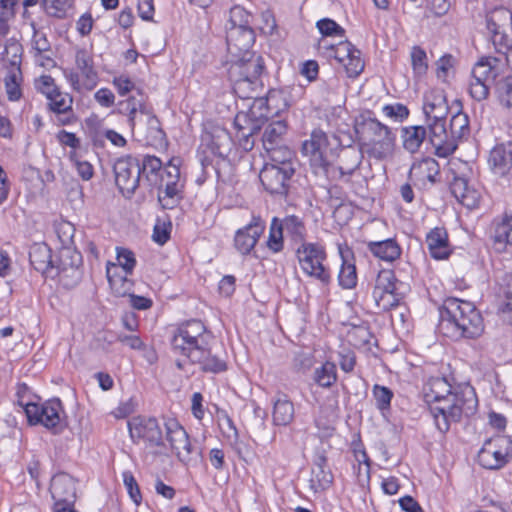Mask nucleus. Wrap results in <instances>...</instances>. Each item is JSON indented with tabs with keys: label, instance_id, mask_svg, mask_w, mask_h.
I'll list each match as a JSON object with an SVG mask.
<instances>
[{
	"label": "nucleus",
	"instance_id": "1",
	"mask_svg": "<svg viewBox=\"0 0 512 512\" xmlns=\"http://www.w3.org/2000/svg\"><path fill=\"white\" fill-rule=\"evenodd\" d=\"M214 337L200 320L182 323L171 340L175 353L197 364L206 373H220L227 369L226 361L212 349Z\"/></svg>",
	"mask_w": 512,
	"mask_h": 512
},
{
	"label": "nucleus",
	"instance_id": "2",
	"mask_svg": "<svg viewBox=\"0 0 512 512\" xmlns=\"http://www.w3.org/2000/svg\"><path fill=\"white\" fill-rule=\"evenodd\" d=\"M439 315V332L452 340L475 339L484 331L483 318L472 302L449 297L439 308Z\"/></svg>",
	"mask_w": 512,
	"mask_h": 512
},
{
	"label": "nucleus",
	"instance_id": "3",
	"mask_svg": "<svg viewBox=\"0 0 512 512\" xmlns=\"http://www.w3.org/2000/svg\"><path fill=\"white\" fill-rule=\"evenodd\" d=\"M354 128L361 149L370 157L383 160L393 154L396 136L390 127L373 117L372 112L361 114Z\"/></svg>",
	"mask_w": 512,
	"mask_h": 512
},
{
	"label": "nucleus",
	"instance_id": "4",
	"mask_svg": "<svg viewBox=\"0 0 512 512\" xmlns=\"http://www.w3.org/2000/svg\"><path fill=\"white\" fill-rule=\"evenodd\" d=\"M264 71V59L255 53L231 58L228 75L235 94L240 98H262Z\"/></svg>",
	"mask_w": 512,
	"mask_h": 512
},
{
	"label": "nucleus",
	"instance_id": "5",
	"mask_svg": "<svg viewBox=\"0 0 512 512\" xmlns=\"http://www.w3.org/2000/svg\"><path fill=\"white\" fill-rule=\"evenodd\" d=\"M478 400L474 388L470 385L458 386L450 397L444 399V405L430 408L437 429L445 433L451 422H459L462 416L469 417L477 409Z\"/></svg>",
	"mask_w": 512,
	"mask_h": 512
},
{
	"label": "nucleus",
	"instance_id": "6",
	"mask_svg": "<svg viewBox=\"0 0 512 512\" xmlns=\"http://www.w3.org/2000/svg\"><path fill=\"white\" fill-rule=\"evenodd\" d=\"M253 100L247 112L237 113L234 125L237 129V137L240 146L249 151L254 146L253 136L260 129L268 118L266 98H251Z\"/></svg>",
	"mask_w": 512,
	"mask_h": 512
},
{
	"label": "nucleus",
	"instance_id": "7",
	"mask_svg": "<svg viewBox=\"0 0 512 512\" xmlns=\"http://www.w3.org/2000/svg\"><path fill=\"white\" fill-rule=\"evenodd\" d=\"M296 256L301 271L308 277L318 280L323 285L331 282V274L325 265L327 253L319 243L303 242L296 249Z\"/></svg>",
	"mask_w": 512,
	"mask_h": 512
},
{
	"label": "nucleus",
	"instance_id": "8",
	"mask_svg": "<svg viewBox=\"0 0 512 512\" xmlns=\"http://www.w3.org/2000/svg\"><path fill=\"white\" fill-rule=\"evenodd\" d=\"M63 74L72 89L79 93L93 90L98 83L93 55L85 48L75 52V69H64Z\"/></svg>",
	"mask_w": 512,
	"mask_h": 512
},
{
	"label": "nucleus",
	"instance_id": "9",
	"mask_svg": "<svg viewBox=\"0 0 512 512\" xmlns=\"http://www.w3.org/2000/svg\"><path fill=\"white\" fill-rule=\"evenodd\" d=\"M448 110V104L442 92L431 91L425 94L423 112L429 131V142L440 144L438 137H441L444 132Z\"/></svg>",
	"mask_w": 512,
	"mask_h": 512
},
{
	"label": "nucleus",
	"instance_id": "10",
	"mask_svg": "<svg viewBox=\"0 0 512 512\" xmlns=\"http://www.w3.org/2000/svg\"><path fill=\"white\" fill-rule=\"evenodd\" d=\"M157 187V199L163 209H174L184 197V183L180 180V170L174 160L168 163V168L162 173Z\"/></svg>",
	"mask_w": 512,
	"mask_h": 512
},
{
	"label": "nucleus",
	"instance_id": "11",
	"mask_svg": "<svg viewBox=\"0 0 512 512\" xmlns=\"http://www.w3.org/2000/svg\"><path fill=\"white\" fill-rule=\"evenodd\" d=\"M470 134L469 118L463 112H458L452 116L449 125V131L444 125V132L439 138L440 144L429 142L435 149V154L439 157L446 158L454 153L458 147L459 141L467 138Z\"/></svg>",
	"mask_w": 512,
	"mask_h": 512
},
{
	"label": "nucleus",
	"instance_id": "12",
	"mask_svg": "<svg viewBox=\"0 0 512 512\" xmlns=\"http://www.w3.org/2000/svg\"><path fill=\"white\" fill-rule=\"evenodd\" d=\"M328 147V139L320 129L313 130L310 139L305 140L302 144V153L309 158L310 166L316 175L329 176L334 174L335 169L331 168L325 157ZM334 177V175H332Z\"/></svg>",
	"mask_w": 512,
	"mask_h": 512
},
{
	"label": "nucleus",
	"instance_id": "13",
	"mask_svg": "<svg viewBox=\"0 0 512 512\" xmlns=\"http://www.w3.org/2000/svg\"><path fill=\"white\" fill-rule=\"evenodd\" d=\"M512 454V440L498 436L487 440L478 453L479 464L486 469H500L509 461Z\"/></svg>",
	"mask_w": 512,
	"mask_h": 512
},
{
	"label": "nucleus",
	"instance_id": "14",
	"mask_svg": "<svg viewBox=\"0 0 512 512\" xmlns=\"http://www.w3.org/2000/svg\"><path fill=\"white\" fill-rule=\"evenodd\" d=\"M115 183L125 197L134 194L141 178L140 160L133 156L117 159L113 166Z\"/></svg>",
	"mask_w": 512,
	"mask_h": 512
},
{
	"label": "nucleus",
	"instance_id": "15",
	"mask_svg": "<svg viewBox=\"0 0 512 512\" xmlns=\"http://www.w3.org/2000/svg\"><path fill=\"white\" fill-rule=\"evenodd\" d=\"M64 415L62 403L59 399H51L39 405L26 404V416L31 424H42L48 429L56 432L62 428Z\"/></svg>",
	"mask_w": 512,
	"mask_h": 512
},
{
	"label": "nucleus",
	"instance_id": "16",
	"mask_svg": "<svg viewBox=\"0 0 512 512\" xmlns=\"http://www.w3.org/2000/svg\"><path fill=\"white\" fill-rule=\"evenodd\" d=\"M395 290L396 277L394 272L390 269L379 271L372 292L375 305L379 310L389 311L398 305L399 297Z\"/></svg>",
	"mask_w": 512,
	"mask_h": 512
},
{
	"label": "nucleus",
	"instance_id": "17",
	"mask_svg": "<svg viewBox=\"0 0 512 512\" xmlns=\"http://www.w3.org/2000/svg\"><path fill=\"white\" fill-rule=\"evenodd\" d=\"M128 429L133 440H143L151 447L164 445L162 430L156 418L134 417L128 422Z\"/></svg>",
	"mask_w": 512,
	"mask_h": 512
},
{
	"label": "nucleus",
	"instance_id": "18",
	"mask_svg": "<svg viewBox=\"0 0 512 512\" xmlns=\"http://www.w3.org/2000/svg\"><path fill=\"white\" fill-rule=\"evenodd\" d=\"M295 169L293 166L278 167L265 165L260 172V181L270 194L286 195L289 181Z\"/></svg>",
	"mask_w": 512,
	"mask_h": 512
},
{
	"label": "nucleus",
	"instance_id": "19",
	"mask_svg": "<svg viewBox=\"0 0 512 512\" xmlns=\"http://www.w3.org/2000/svg\"><path fill=\"white\" fill-rule=\"evenodd\" d=\"M266 222L258 214H252L250 222L238 229L234 236V246L242 255H248L264 233Z\"/></svg>",
	"mask_w": 512,
	"mask_h": 512
},
{
	"label": "nucleus",
	"instance_id": "20",
	"mask_svg": "<svg viewBox=\"0 0 512 512\" xmlns=\"http://www.w3.org/2000/svg\"><path fill=\"white\" fill-rule=\"evenodd\" d=\"M255 42V33L252 28L227 27L226 43L231 58L250 55Z\"/></svg>",
	"mask_w": 512,
	"mask_h": 512
},
{
	"label": "nucleus",
	"instance_id": "21",
	"mask_svg": "<svg viewBox=\"0 0 512 512\" xmlns=\"http://www.w3.org/2000/svg\"><path fill=\"white\" fill-rule=\"evenodd\" d=\"M50 493L54 505H74L76 501V482L67 473H58L50 483Z\"/></svg>",
	"mask_w": 512,
	"mask_h": 512
},
{
	"label": "nucleus",
	"instance_id": "22",
	"mask_svg": "<svg viewBox=\"0 0 512 512\" xmlns=\"http://www.w3.org/2000/svg\"><path fill=\"white\" fill-rule=\"evenodd\" d=\"M512 25V13L506 8H497L486 16V26L492 34L494 45L507 44L511 39L506 34L508 28Z\"/></svg>",
	"mask_w": 512,
	"mask_h": 512
},
{
	"label": "nucleus",
	"instance_id": "23",
	"mask_svg": "<svg viewBox=\"0 0 512 512\" xmlns=\"http://www.w3.org/2000/svg\"><path fill=\"white\" fill-rule=\"evenodd\" d=\"M490 237L494 250L499 253L512 246V213H505L493 220Z\"/></svg>",
	"mask_w": 512,
	"mask_h": 512
},
{
	"label": "nucleus",
	"instance_id": "24",
	"mask_svg": "<svg viewBox=\"0 0 512 512\" xmlns=\"http://www.w3.org/2000/svg\"><path fill=\"white\" fill-rule=\"evenodd\" d=\"M202 145L214 157L225 160L232 150L233 141L227 130L215 128L211 134L202 138Z\"/></svg>",
	"mask_w": 512,
	"mask_h": 512
},
{
	"label": "nucleus",
	"instance_id": "25",
	"mask_svg": "<svg viewBox=\"0 0 512 512\" xmlns=\"http://www.w3.org/2000/svg\"><path fill=\"white\" fill-rule=\"evenodd\" d=\"M48 109L57 115L60 125L72 124L76 119L73 113V97L60 89L47 99Z\"/></svg>",
	"mask_w": 512,
	"mask_h": 512
},
{
	"label": "nucleus",
	"instance_id": "26",
	"mask_svg": "<svg viewBox=\"0 0 512 512\" xmlns=\"http://www.w3.org/2000/svg\"><path fill=\"white\" fill-rule=\"evenodd\" d=\"M488 165L494 175L508 176L512 171V142L493 147L489 153Z\"/></svg>",
	"mask_w": 512,
	"mask_h": 512
},
{
	"label": "nucleus",
	"instance_id": "27",
	"mask_svg": "<svg viewBox=\"0 0 512 512\" xmlns=\"http://www.w3.org/2000/svg\"><path fill=\"white\" fill-rule=\"evenodd\" d=\"M118 111L121 114L128 116V123L131 128L135 126L137 114L148 115V124L150 128L156 129V131L163 135V131L158 127L159 121L156 116L150 114V110L144 105L142 99H136L135 97H129L126 100L118 103Z\"/></svg>",
	"mask_w": 512,
	"mask_h": 512
},
{
	"label": "nucleus",
	"instance_id": "28",
	"mask_svg": "<svg viewBox=\"0 0 512 512\" xmlns=\"http://www.w3.org/2000/svg\"><path fill=\"white\" fill-rule=\"evenodd\" d=\"M29 260L32 267L45 275L54 278V259L50 247L45 243H34L29 249Z\"/></svg>",
	"mask_w": 512,
	"mask_h": 512
},
{
	"label": "nucleus",
	"instance_id": "29",
	"mask_svg": "<svg viewBox=\"0 0 512 512\" xmlns=\"http://www.w3.org/2000/svg\"><path fill=\"white\" fill-rule=\"evenodd\" d=\"M81 261L82 257L78 252L73 251L69 247H63L59 252L58 258L53 263V267H55L54 277L71 275L79 279L80 273L78 268Z\"/></svg>",
	"mask_w": 512,
	"mask_h": 512
},
{
	"label": "nucleus",
	"instance_id": "30",
	"mask_svg": "<svg viewBox=\"0 0 512 512\" xmlns=\"http://www.w3.org/2000/svg\"><path fill=\"white\" fill-rule=\"evenodd\" d=\"M440 173V167L438 162L430 157L424 158L421 161L413 163L410 168L408 178L414 184L429 181L431 184L436 183L437 176Z\"/></svg>",
	"mask_w": 512,
	"mask_h": 512
},
{
	"label": "nucleus",
	"instance_id": "31",
	"mask_svg": "<svg viewBox=\"0 0 512 512\" xmlns=\"http://www.w3.org/2000/svg\"><path fill=\"white\" fill-rule=\"evenodd\" d=\"M426 243L432 258L447 259L451 253L448 234L444 228L435 227L426 236Z\"/></svg>",
	"mask_w": 512,
	"mask_h": 512
},
{
	"label": "nucleus",
	"instance_id": "32",
	"mask_svg": "<svg viewBox=\"0 0 512 512\" xmlns=\"http://www.w3.org/2000/svg\"><path fill=\"white\" fill-rule=\"evenodd\" d=\"M452 393V386L442 377L430 379L424 387V399L430 404V408L435 405H444V399L450 397Z\"/></svg>",
	"mask_w": 512,
	"mask_h": 512
},
{
	"label": "nucleus",
	"instance_id": "33",
	"mask_svg": "<svg viewBox=\"0 0 512 512\" xmlns=\"http://www.w3.org/2000/svg\"><path fill=\"white\" fill-rule=\"evenodd\" d=\"M450 191L459 203L467 208H474L478 204V192L469 187L468 181L464 177L456 176L450 183Z\"/></svg>",
	"mask_w": 512,
	"mask_h": 512
},
{
	"label": "nucleus",
	"instance_id": "34",
	"mask_svg": "<svg viewBox=\"0 0 512 512\" xmlns=\"http://www.w3.org/2000/svg\"><path fill=\"white\" fill-rule=\"evenodd\" d=\"M368 251L375 257L386 262H393L401 255V247L394 239L370 241L367 243Z\"/></svg>",
	"mask_w": 512,
	"mask_h": 512
},
{
	"label": "nucleus",
	"instance_id": "35",
	"mask_svg": "<svg viewBox=\"0 0 512 512\" xmlns=\"http://www.w3.org/2000/svg\"><path fill=\"white\" fill-rule=\"evenodd\" d=\"M295 416L293 402L285 394H278L273 402L272 420L275 425L287 426Z\"/></svg>",
	"mask_w": 512,
	"mask_h": 512
},
{
	"label": "nucleus",
	"instance_id": "36",
	"mask_svg": "<svg viewBox=\"0 0 512 512\" xmlns=\"http://www.w3.org/2000/svg\"><path fill=\"white\" fill-rule=\"evenodd\" d=\"M428 127L421 125L406 126L401 129L403 147L409 153H416L420 150L424 141L429 138Z\"/></svg>",
	"mask_w": 512,
	"mask_h": 512
},
{
	"label": "nucleus",
	"instance_id": "37",
	"mask_svg": "<svg viewBox=\"0 0 512 512\" xmlns=\"http://www.w3.org/2000/svg\"><path fill=\"white\" fill-rule=\"evenodd\" d=\"M363 150L355 147H348L341 151L339 155V165L336 170L339 177L351 176L359 168L363 159Z\"/></svg>",
	"mask_w": 512,
	"mask_h": 512
},
{
	"label": "nucleus",
	"instance_id": "38",
	"mask_svg": "<svg viewBox=\"0 0 512 512\" xmlns=\"http://www.w3.org/2000/svg\"><path fill=\"white\" fill-rule=\"evenodd\" d=\"M106 276L110 288L115 296L122 297L130 294L133 287V282L128 279L129 275H126L125 273L121 274L118 272V266L116 264H107Z\"/></svg>",
	"mask_w": 512,
	"mask_h": 512
},
{
	"label": "nucleus",
	"instance_id": "39",
	"mask_svg": "<svg viewBox=\"0 0 512 512\" xmlns=\"http://www.w3.org/2000/svg\"><path fill=\"white\" fill-rule=\"evenodd\" d=\"M141 175L143 174L150 185H157L160 182L162 173L168 168L163 167L162 161L152 155H145L140 161Z\"/></svg>",
	"mask_w": 512,
	"mask_h": 512
},
{
	"label": "nucleus",
	"instance_id": "40",
	"mask_svg": "<svg viewBox=\"0 0 512 512\" xmlns=\"http://www.w3.org/2000/svg\"><path fill=\"white\" fill-rule=\"evenodd\" d=\"M287 131V125L284 121L278 120L268 124L262 136L263 147L265 150H271V147H277L283 144V136Z\"/></svg>",
	"mask_w": 512,
	"mask_h": 512
},
{
	"label": "nucleus",
	"instance_id": "41",
	"mask_svg": "<svg viewBox=\"0 0 512 512\" xmlns=\"http://www.w3.org/2000/svg\"><path fill=\"white\" fill-rule=\"evenodd\" d=\"M23 81L21 68H7L4 86L9 101L16 102L22 97L21 84Z\"/></svg>",
	"mask_w": 512,
	"mask_h": 512
},
{
	"label": "nucleus",
	"instance_id": "42",
	"mask_svg": "<svg viewBox=\"0 0 512 512\" xmlns=\"http://www.w3.org/2000/svg\"><path fill=\"white\" fill-rule=\"evenodd\" d=\"M497 58L485 57L480 59L472 69L471 78L477 81L489 82L496 77Z\"/></svg>",
	"mask_w": 512,
	"mask_h": 512
},
{
	"label": "nucleus",
	"instance_id": "43",
	"mask_svg": "<svg viewBox=\"0 0 512 512\" xmlns=\"http://www.w3.org/2000/svg\"><path fill=\"white\" fill-rule=\"evenodd\" d=\"M170 448L178 460L184 464H189L193 460V454H200V451L192 445L188 433L181 440L176 441Z\"/></svg>",
	"mask_w": 512,
	"mask_h": 512
},
{
	"label": "nucleus",
	"instance_id": "44",
	"mask_svg": "<svg viewBox=\"0 0 512 512\" xmlns=\"http://www.w3.org/2000/svg\"><path fill=\"white\" fill-rule=\"evenodd\" d=\"M284 232L296 242H304L306 229L304 223L295 215H290L280 220Z\"/></svg>",
	"mask_w": 512,
	"mask_h": 512
},
{
	"label": "nucleus",
	"instance_id": "45",
	"mask_svg": "<svg viewBox=\"0 0 512 512\" xmlns=\"http://www.w3.org/2000/svg\"><path fill=\"white\" fill-rule=\"evenodd\" d=\"M313 379L320 387L330 388L337 381L336 365L329 361L325 362L315 369Z\"/></svg>",
	"mask_w": 512,
	"mask_h": 512
},
{
	"label": "nucleus",
	"instance_id": "46",
	"mask_svg": "<svg viewBox=\"0 0 512 512\" xmlns=\"http://www.w3.org/2000/svg\"><path fill=\"white\" fill-rule=\"evenodd\" d=\"M271 163L266 165H275L278 167L293 166L292 159L294 156L293 151L286 145L281 144L277 147H271V150H265Z\"/></svg>",
	"mask_w": 512,
	"mask_h": 512
},
{
	"label": "nucleus",
	"instance_id": "47",
	"mask_svg": "<svg viewBox=\"0 0 512 512\" xmlns=\"http://www.w3.org/2000/svg\"><path fill=\"white\" fill-rule=\"evenodd\" d=\"M342 257V265L338 274L339 285L344 289H352L357 284V272L355 264Z\"/></svg>",
	"mask_w": 512,
	"mask_h": 512
},
{
	"label": "nucleus",
	"instance_id": "48",
	"mask_svg": "<svg viewBox=\"0 0 512 512\" xmlns=\"http://www.w3.org/2000/svg\"><path fill=\"white\" fill-rule=\"evenodd\" d=\"M73 0H42L41 5L45 13L54 18L66 17L68 10L72 7Z\"/></svg>",
	"mask_w": 512,
	"mask_h": 512
},
{
	"label": "nucleus",
	"instance_id": "49",
	"mask_svg": "<svg viewBox=\"0 0 512 512\" xmlns=\"http://www.w3.org/2000/svg\"><path fill=\"white\" fill-rule=\"evenodd\" d=\"M252 15L241 6L230 9L227 27L251 28Z\"/></svg>",
	"mask_w": 512,
	"mask_h": 512
},
{
	"label": "nucleus",
	"instance_id": "50",
	"mask_svg": "<svg viewBox=\"0 0 512 512\" xmlns=\"http://www.w3.org/2000/svg\"><path fill=\"white\" fill-rule=\"evenodd\" d=\"M283 233L284 230L281 226L280 220L274 217L270 225L269 237L267 240V246L272 252L278 253L283 249Z\"/></svg>",
	"mask_w": 512,
	"mask_h": 512
},
{
	"label": "nucleus",
	"instance_id": "51",
	"mask_svg": "<svg viewBox=\"0 0 512 512\" xmlns=\"http://www.w3.org/2000/svg\"><path fill=\"white\" fill-rule=\"evenodd\" d=\"M17 0H0V35L5 36L9 31V21L15 16Z\"/></svg>",
	"mask_w": 512,
	"mask_h": 512
},
{
	"label": "nucleus",
	"instance_id": "52",
	"mask_svg": "<svg viewBox=\"0 0 512 512\" xmlns=\"http://www.w3.org/2000/svg\"><path fill=\"white\" fill-rule=\"evenodd\" d=\"M496 92L502 106L512 113V76H507L498 81Z\"/></svg>",
	"mask_w": 512,
	"mask_h": 512
},
{
	"label": "nucleus",
	"instance_id": "53",
	"mask_svg": "<svg viewBox=\"0 0 512 512\" xmlns=\"http://www.w3.org/2000/svg\"><path fill=\"white\" fill-rule=\"evenodd\" d=\"M376 407L384 412L390 409L393 392L386 386L375 384L372 389Z\"/></svg>",
	"mask_w": 512,
	"mask_h": 512
},
{
	"label": "nucleus",
	"instance_id": "54",
	"mask_svg": "<svg viewBox=\"0 0 512 512\" xmlns=\"http://www.w3.org/2000/svg\"><path fill=\"white\" fill-rule=\"evenodd\" d=\"M116 259L118 267L120 266L123 269V272L126 275H131L136 266V258L134 252L127 248L117 247L116 248Z\"/></svg>",
	"mask_w": 512,
	"mask_h": 512
},
{
	"label": "nucleus",
	"instance_id": "55",
	"mask_svg": "<svg viewBox=\"0 0 512 512\" xmlns=\"http://www.w3.org/2000/svg\"><path fill=\"white\" fill-rule=\"evenodd\" d=\"M326 467V459L324 457L319 458V461L316 463V469H313V479L317 481L318 487L325 489L329 487L333 481V476L330 471L325 470Z\"/></svg>",
	"mask_w": 512,
	"mask_h": 512
},
{
	"label": "nucleus",
	"instance_id": "56",
	"mask_svg": "<svg viewBox=\"0 0 512 512\" xmlns=\"http://www.w3.org/2000/svg\"><path fill=\"white\" fill-rule=\"evenodd\" d=\"M345 68L347 76L356 78L364 69V61L361 58V51L357 50L352 53L349 58L342 64Z\"/></svg>",
	"mask_w": 512,
	"mask_h": 512
},
{
	"label": "nucleus",
	"instance_id": "57",
	"mask_svg": "<svg viewBox=\"0 0 512 512\" xmlns=\"http://www.w3.org/2000/svg\"><path fill=\"white\" fill-rule=\"evenodd\" d=\"M164 426L166 429V440L169 442L170 446L176 443V441L181 440V438L187 434L186 430L176 419H168L165 421Z\"/></svg>",
	"mask_w": 512,
	"mask_h": 512
},
{
	"label": "nucleus",
	"instance_id": "58",
	"mask_svg": "<svg viewBox=\"0 0 512 512\" xmlns=\"http://www.w3.org/2000/svg\"><path fill=\"white\" fill-rule=\"evenodd\" d=\"M411 61L413 70L416 74L423 75L426 73L428 68L427 55L422 48L418 46L412 48Z\"/></svg>",
	"mask_w": 512,
	"mask_h": 512
},
{
	"label": "nucleus",
	"instance_id": "59",
	"mask_svg": "<svg viewBox=\"0 0 512 512\" xmlns=\"http://www.w3.org/2000/svg\"><path fill=\"white\" fill-rule=\"evenodd\" d=\"M383 114L396 122H402L409 116V109L401 104H387L382 108Z\"/></svg>",
	"mask_w": 512,
	"mask_h": 512
},
{
	"label": "nucleus",
	"instance_id": "60",
	"mask_svg": "<svg viewBox=\"0 0 512 512\" xmlns=\"http://www.w3.org/2000/svg\"><path fill=\"white\" fill-rule=\"evenodd\" d=\"M319 32L324 36L343 37L345 30L330 18H323L316 23Z\"/></svg>",
	"mask_w": 512,
	"mask_h": 512
},
{
	"label": "nucleus",
	"instance_id": "61",
	"mask_svg": "<svg viewBox=\"0 0 512 512\" xmlns=\"http://www.w3.org/2000/svg\"><path fill=\"white\" fill-rule=\"evenodd\" d=\"M122 477L124 486L127 489L130 498L133 500L135 504L139 505L142 500V496L135 477L130 471H124L122 473Z\"/></svg>",
	"mask_w": 512,
	"mask_h": 512
},
{
	"label": "nucleus",
	"instance_id": "62",
	"mask_svg": "<svg viewBox=\"0 0 512 512\" xmlns=\"http://www.w3.org/2000/svg\"><path fill=\"white\" fill-rule=\"evenodd\" d=\"M333 52L334 58L341 64L349 58L352 53H355L358 49L349 41H341L337 45L330 47Z\"/></svg>",
	"mask_w": 512,
	"mask_h": 512
},
{
	"label": "nucleus",
	"instance_id": "63",
	"mask_svg": "<svg viewBox=\"0 0 512 512\" xmlns=\"http://www.w3.org/2000/svg\"><path fill=\"white\" fill-rule=\"evenodd\" d=\"M7 56H10L8 68H21L23 48L17 41H9L5 46Z\"/></svg>",
	"mask_w": 512,
	"mask_h": 512
},
{
	"label": "nucleus",
	"instance_id": "64",
	"mask_svg": "<svg viewBox=\"0 0 512 512\" xmlns=\"http://www.w3.org/2000/svg\"><path fill=\"white\" fill-rule=\"evenodd\" d=\"M36 87L40 93L45 95L46 99L59 90L54 78L50 75L40 76L36 81Z\"/></svg>",
	"mask_w": 512,
	"mask_h": 512
}]
</instances>
